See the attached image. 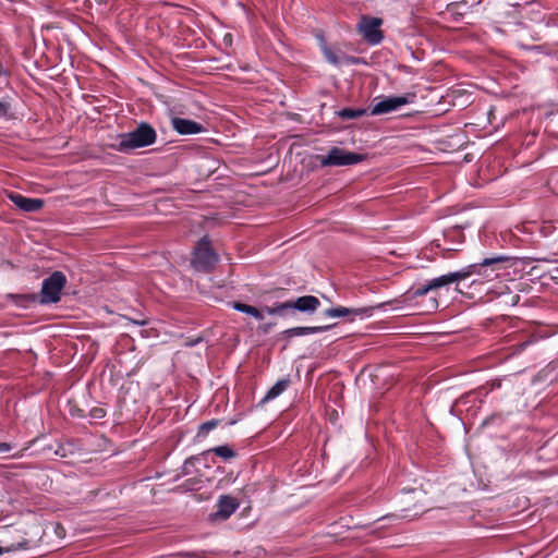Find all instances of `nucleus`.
<instances>
[{
    "label": "nucleus",
    "mask_w": 558,
    "mask_h": 558,
    "mask_svg": "<svg viewBox=\"0 0 558 558\" xmlns=\"http://www.w3.org/2000/svg\"><path fill=\"white\" fill-rule=\"evenodd\" d=\"M88 415L94 420H100L106 416V410L100 407H94L90 409Z\"/></svg>",
    "instance_id": "obj_22"
},
{
    "label": "nucleus",
    "mask_w": 558,
    "mask_h": 558,
    "mask_svg": "<svg viewBox=\"0 0 558 558\" xmlns=\"http://www.w3.org/2000/svg\"><path fill=\"white\" fill-rule=\"evenodd\" d=\"M415 98V94H409L404 96L386 97L377 102H374L371 107L372 116H381L398 110L400 107L411 102V99Z\"/></svg>",
    "instance_id": "obj_7"
},
{
    "label": "nucleus",
    "mask_w": 558,
    "mask_h": 558,
    "mask_svg": "<svg viewBox=\"0 0 558 558\" xmlns=\"http://www.w3.org/2000/svg\"><path fill=\"white\" fill-rule=\"evenodd\" d=\"M219 424V420H210L201 424L197 436H207V434L216 428Z\"/></svg>",
    "instance_id": "obj_19"
},
{
    "label": "nucleus",
    "mask_w": 558,
    "mask_h": 558,
    "mask_svg": "<svg viewBox=\"0 0 558 558\" xmlns=\"http://www.w3.org/2000/svg\"><path fill=\"white\" fill-rule=\"evenodd\" d=\"M344 59L348 64H357L360 61L356 57H345Z\"/></svg>",
    "instance_id": "obj_29"
},
{
    "label": "nucleus",
    "mask_w": 558,
    "mask_h": 558,
    "mask_svg": "<svg viewBox=\"0 0 558 558\" xmlns=\"http://www.w3.org/2000/svg\"><path fill=\"white\" fill-rule=\"evenodd\" d=\"M219 262V256L211 246L208 236H203L193 250L192 267L199 272H211Z\"/></svg>",
    "instance_id": "obj_4"
},
{
    "label": "nucleus",
    "mask_w": 558,
    "mask_h": 558,
    "mask_svg": "<svg viewBox=\"0 0 558 558\" xmlns=\"http://www.w3.org/2000/svg\"><path fill=\"white\" fill-rule=\"evenodd\" d=\"M509 262V257L505 255H495L484 258L481 263L472 264L465 268L434 278L426 284L418 288H411L403 294L405 303H412L415 299L426 295L428 292L446 287L448 284L462 281L474 274L488 276L486 269L492 271L499 270Z\"/></svg>",
    "instance_id": "obj_1"
},
{
    "label": "nucleus",
    "mask_w": 558,
    "mask_h": 558,
    "mask_svg": "<svg viewBox=\"0 0 558 558\" xmlns=\"http://www.w3.org/2000/svg\"><path fill=\"white\" fill-rule=\"evenodd\" d=\"M288 311H299L303 313H314L319 306L320 301L314 295L300 296L296 300L287 301Z\"/></svg>",
    "instance_id": "obj_10"
},
{
    "label": "nucleus",
    "mask_w": 558,
    "mask_h": 558,
    "mask_svg": "<svg viewBox=\"0 0 558 558\" xmlns=\"http://www.w3.org/2000/svg\"><path fill=\"white\" fill-rule=\"evenodd\" d=\"M438 307V301L436 298H432L430 301H429V304H428V310L427 312H430V311H436Z\"/></svg>",
    "instance_id": "obj_27"
},
{
    "label": "nucleus",
    "mask_w": 558,
    "mask_h": 558,
    "mask_svg": "<svg viewBox=\"0 0 558 558\" xmlns=\"http://www.w3.org/2000/svg\"><path fill=\"white\" fill-rule=\"evenodd\" d=\"M8 198L21 210L25 213H35L44 207V201L40 198L26 197L16 192H10Z\"/></svg>",
    "instance_id": "obj_9"
},
{
    "label": "nucleus",
    "mask_w": 558,
    "mask_h": 558,
    "mask_svg": "<svg viewBox=\"0 0 558 558\" xmlns=\"http://www.w3.org/2000/svg\"><path fill=\"white\" fill-rule=\"evenodd\" d=\"M70 413L72 416H76V417H85L86 416L84 411L78 409L77 407H71Z\"/></svg>",
    "instance_id": "obj_26"
},
{
    "label": "nucleus",
    "mask_w": 558,
    "mask_h": 558,
    "mask_svg": "<svg viewBox=\"0 0 558 558\" xmlns=\"http://www.w3.org/2000/svg\"><path fill=\"white\" fill-rule=\"evenodd\" d=\"M66 283V277L62 271L56 270L48 278L44 279L40 294H11L14 302L22 307H29L38 302L39 304L58 303L61 291Z\"/></svg>",
    "instance_id": "obj_2"
},
{
    "label": "nucleus",
    "mask_w": 558,
    "mask_h": 558,
    "mask_svg": "<svg viewBox=\"0 0 558 558\" xmlns=\"http://www.w3.org/2000/svg\"><path fill=\"white\" fill-rule=\"evenodd\" d=\"M534 338L530 337L527 340L513 345V353H520L524 351L530 344L534 343Z\"/></svg>",
    "instance_id": "obj_23"
},
{
    "label": "nucleus",
    "mask_w": 558,
    "mask_h": 558,
    "mask_svg": "<svg viewBox=\"0 0 558 558\" xmlns=\"http://www.w3.org/2000/svg\"><path fill=\"white\" fill-rule=\"evenodd\" d=\"M11 109V106L7 101L0 100V117H5Z\"/></svg>",
    "instance_id": "obj_25"
},
{
    "label": "nucleus",
    "mask_w": 558,
    "mask_h": 558,
    "mask_svg": "<svg viewBox=\"0 0 558 558\" xmlns=\"http://www.w3.org/2000/svg\"><path fill=\"white\" fill-rule=\"evenodd\" d=\"M239 508V502L235 498L222 495L217 502V510L210 514L211 520L225 521L229 519Z\"/></svg>",
    "instance_id": "obj_8"
},
{
    "label": "nucleus",
    "mask_w": 558,
    "mask_h": 558,
    "mask_svg": "<svg viewBox=\"0 0 558 558\" xmlns=\"http://www.w3.org/2000/svg\"><path fill=\"white\" fill-rule=\"evenodd\" d=\"M381 305L377 306H368V307H359V308H348L343 306L331 307L325 311V315L328 317H345L351 314L357 316H371L375 308H379Z\"/></svg>",
    "instance_id": "obj_12"
},
{
    "label": "nucleus",
    "mask_w": 558,
    "mask_h": 558,
    "mask_svg": "<svg viewBox=\"0 0 558 558\" xmlns=\"http://www.w3.org/2000/svg\"><path fill=\"white\" fill-rule=\"evenodd\" d=\"M290 385L289 378H283L278 380L265 395V397L260 400V403L264 404L268 401H271L279 397Z\"/></svg>",
    "instance_id": "obj_14"
},
{
    "label": "nucleus",
    "mask_w": 558,
    "mask_h": 558,
    "mask_svg": "<svg viewBox=\"0 0 558 558\" xmlns=\"http://www.w3.org/2000/svg\"><path fill=\"white\" fill-rule=\"evenodd\" d=\"M209 452L215 453L217 457H220L223 460H231L236 457V452L228 445L214 447V448L203 452V454H207Z\"/></svg>",
    "instance_id": "obj_16"
},
{
    "label": "nucleus",
    "mask_w": 558,
    "mask_h": 558,
    "mask_svg": "<svg viewBox=\"0 0 558 558\" xmlns=\"http://www.w3.org/2000/svg\"><path fill=\"white\" fill-rule=\"evenodd\" d=\"M264 311L267 312L269 315H286L287 314V304L286 302L277 303L275 306H265Z\"/></svg>",
    "instance_id": "obj_20"
},
{
    "label": "nucleus",
    "mask_w": 558,
    "mask_h": 558,
    "mask_svg": "<svg viewBox=\"0 0 558 558\" xmlns=\"http://www.w3.org/2000/svg\"><path fill=\"white\" fill-rule=\"evenodd\" d=\"M233 308L239 311V312H242V313H245L247 315H251V316H253L257 320H263L264 319L263 312L260 310H258L257 307H255V306H252V305H248V304H244V303H241V302H234L233 303Z\"/></svg>",
    "instance_id": "obj_15"
},
{
    "label": "nucleus",
    "mask_w": 558,
    "mask_h": 558,
    "mask_svg": "<svg viewBox=\"0 0 558 558\" xmlns=\"http://www.w3.org/2000/svg\"><path fill=\"white\" fill-rule=\"evenodd\" d=\"M125 318L129 322H131L132 324L137 325V326H146L149 323L148 318H146L144 316L135 317V318H130V317H125Z\"/></svg>",
    "instance_id": "obj_24"
},
{
    "label": "nucleus",
    "mask_w": 558,
    "mask_h": 558,
    "mask_svg": "<svg viewBox=\"0 0 558 558\" xmlns=\"http://www.w3.org/2000/svg\"><path fill=\"white\" fill-rule=\"evenodd\" d=\"M172 129L181 135L198 134L205 131V126L196 121L174 117L171 119Z\"/></svg>",
    "instance_id": "obj_11"
},
{
    "label": "nucleus",
    "mask_w": 558,
    "mask_h": 558,
    "mask_svg": "<svg viewBox=\"0 0 558 558\" xmlns=\"http://www.w3.org/2000/svg\"><path fill=\"white\" fill-rule=\"evenodd\" d=\"M11 450V445L8 442H0V453H4Z\"/></svg>",
    "instance_id": "obj_28"
},
{
    "label": "nucleus",
    "mask_w": 558,
    "mask_h": 558,
    "mask_svg": "<svg viewBox=\"0 0 558 558\" xmlns=\"http://www.w3.org/2000/svg\"><path fill=\"white\" fill-rule=\"evenodd\" d=\"M156 130L147 122H141L133 131L118 136V143L113 147L121 153L150 146L156 143Z\"/></svg>",
    "instance_id": "obj_3"
},
{
    "label": "nucleus",
    "mask_w": 558,
    "mask_h": 558,
    "mask_svg": "<svg viewBox=\"0 0 558 558\" xmlns=\"http://www.w3.org/2000/svg\"><path fill=\"white\" fill-rule=\"evenodd\" d=\"M381 24V19L362 16L359 23V33L368 44L378 45L384 39L383 32L380 31Z\"/></svg>",
    "instance_id": "obj_6"
},
{
    "label": "nucleus",
    "mask_w": 558,
    "mask_h": 558,
    "mask_svg": "<svg viewBox=\"0 0 558 558\" xmlns=\"http://www.w3.org/2000/svg\"><path fill=\"white\" fill-rule=\"evenodd\" d=\"M322 51H323L325 60L328 63L336 65V66L341 64V60H340L339 56L327 45L322 46Z\"/></svg>",
    "instance_id": "obj_18"
},
{
    "label": "nucleus",
    "mask_w": 558,
    "mask_h": 558,
    "mask_svg": "<svg viewBox=\"0 0 558 558\" xmlns=\"http://www.w3.org/2000/svg\"><path fill=\"white\" fill-rule=\"evenodd\" d=\"M329 329V326H313V327H293L283 331L287 338L306 336L312 333L323 332Z\"/></svg>",
    "instance_id": "obj_13"
},
{
    "label": "nucleus",
    "mask_w": 558,
    "mask_h": 558,
    "mask_svg": "<svg viewBox=\"0 0 558 558\" xmlns=\"http://www.w3.org/2000/svg\"><path fill=\"white\" fill-rule=\"evenodd\" d=\"M362 160H364L363 155L339 147H332L327 155L320 157V163L325 167L356 165Z\"/></svg>",
    "instance_id": "obj_5"
},
{
    "label": "nucleus",
    "mask_w": 558,
    "mask_h": 558,
    "mask_svg": "<svg viewBox=\"0 0 558 558\" xmlns=\"http://www.w3.org/2000/svg\"><path fill=\"white\" fill-rule=\"evenodd\" d=\"M367 110L366 109H351V108H344V109H341L339 112H338V116L343 119V120H352V119H357L360 117H363L364 114H366Z\"/></svg>",
    "instance_id": "obj_17"
},
{
    "label": "nucleus",
    "mask_w": 558,
    "mask_h": 558,
    "mask_svg": "<svg viewBox=\"0 0 558 558\" xmlns=\"http://www.w3.org/2000/svg\"><path fill=\"white\" fill-rule=\"evenodd\" d=\"M197 457H190L187 458L184 463H183V466H182V471H181V474L182 475H189L191 474V468L195 465L196 461H197Z\"/></svg>",
    "instance_id": "obj_21"
}]
</instances>
